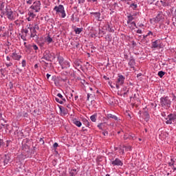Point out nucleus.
<instances>
[{"mask_svg": "<svg viewBox=\"0 0 176 176\" xmlns=\"http://www.w3.org/2000/svg\"><path fill=\"white\" fill-rule=\"evenodd\" d=\"M54 58H56V54H54V53H50V51L45 50L41 58V63H45V64L47 65V63L43 60H46V61H52V60H54Z\"/></svg>", "mask_w": 176, "mask_h": 176, "instance_id": "f257e3e1", "label": "nucleus"}, {"mask_svg": "<svg viewBox=\"0 0 176 176\" xmlns=\"http://www.w3.org/2000/svg\"><path fill=\"white\" fill-rule=\"evenodd\" d=\"M161 107L165 108V109H168L171 107V100L168 96H164L160 98Z\"/></svg>", "mask_w": 176, "mask_h": 176, "instance_id": "f03ea898", "label": "nucleus"}, {"mask_svg": "<svg viewBox=\"0 0 176 176\" xmlns=\"http://www.w3.org/2000/svg\"><path fill=\"white\" fill-rule=\"evenodd\" d=\"M58 61L62 69H65V68H69V67H71L69 62H68V60H64V58H63V56H58Z\"/></svg>", "mask_w": 176, "mask_h": 176, "instance_id": "7ed1b4c3", "label": "nucleus"}, {"mask_svg": "<svg viewBox=\"0 0 176 176\" xmlns=\"http://www.w3.org/2000/svg\"><path fill=\"white\" fill-rule=\"evenodd\" d=\"M54 10H55L56 13H60L62 19H65V16H67V14H65V10H64V6H56L54 8Z\"/></svg>", "mask_w": 176, "mask_h": 176, "instance_id": "20e7f679", "label": "nucleus"}, {"mask_svg": "<svg viewBox=\"0 0 176 176\" xmlns=\"http://www.w3.org/2000/svg\"><path fill=\"white\" fill-rule=\"evenodd\" d=\"M30 9H32L36 13H38L41 10V1H35L33 5L30 6Z\"/></svg>", "mask_w": 176, "mask_h": 176, "instance_id": "39448f33", "label": "nucleus"}, {"mask_svg": "<svg viewBox=\"0 0 176 176\" xmlns=\"http://www.w3.org/2000/svg\"><path fill=\"white\" fill-rule=\"evenodd\" d=\"M125 79H126V78H124V76H123V75L118 76L117 81L116 82V89H119V86H122V85H123V83H124Z\"/></svg>", "mask_w": 176, "mask_h": 176, "instance_id": "423d86ee", "label": "nucleus"}, {"mask_svg": "<svg viewBox=\"0 0 176 176\" xmlns=\"http://www.w3.org/2000/svg\"><path fill=\"white\" fill-rule=\"evenodd\" d=\"M28 30H30V38H38V35L36 34V30L34 29V28L32 26H31V25H29V26L28 27Z\"/></svg>", "mask_w": 176, "mask_h": 176, "instance_id": "0eeeda50", "label": "nucleus"}, {"mask_svg": "<svg viewBox=\"0 0 176 176\" xmlns=\"http://www.w3.org/2000/svg\"><path fill=\"white\" fill-rule=\"evenodd\" d=\"M173 122H176V118L173 116V113H170L168 116V118H166V124H171Z\"/></svg>", "mask_w": 176, "mask_h": 176, "instance_id": "6e6552de", "label": "nucleus"}, {"mask_svg": "<svg viewBox=\"0 0 176 176\" xmlns=\"http://www.w3.org/2000/svg\"><path fill=\"white\" fill-rule=\"evenodd\" d=\"M6 14L9 20H14V16H13V11H12V9L6 8Z\"/></svg>", "mask_w": 176, "mask_h": 176, "instance_id": "1a4fd4ad", "label": "nucleus"}, {"mask_svg": "<svg viewBox=\"0 0 176 176\" xmlns=\"http://www.w3.org/2000/svg\"><path fill=\"white\" fill-rule=\"evenodd\" d=\"M157 47H162V45L160 44V40H156L155 41H153L152 43V49H157Z\"/></svg>", "mask_w": 176, "mask_h": 176, "instance_id": "9d476101", "label": "nucleus"}, {"mask_svg": "<svg viewBox=\"0 0 176 176\" xmlns=\"http://www.w3.org/2000/svg\"><path fill=\"white\" fill-rule=\"evenodd\" d=\"M162 20H163V12H160L154 19V21H155V23H159V21H162Z\"/></svg>", "mask_w": 176, "mask_h": 176, "instance_id": "9b49d317", "label": "nucleus"}, {"mask_svg": "<svg viewBox=\"0 0 176 176\" xmlns=\"http://www.w3.org/2000/svg\"><path fill=\"white\" fill-rule=\"evenodd\" d=\"M112 166H123V162L119 158H116L114 161L111 162Z\"/></svg>", "mask_w": 176, "mask_h": 176, "instance_id": "f8f14e48", "label": "nucleus"}, {"mask_svg": "<svg viewBox=\"0 0 176 176\" xmlns=\"http://www.w3.org/2000/svg\"><path fill=\"white\" fill-rule=\"evenodd\" d=\"M91 14L94 16L96 20L101 21V12H91Z\"/></svg>", "mask_w": 176, "mask_h": 176, "instance_id": "ddd939ff", "label": "nucleus"}, {"mask_svg": "<svg viewBox=\"0 0 176 176\" xmlns=\"http://www.w3.org/2000/svg\"><path fill=\"white\" fill-rule=\"evenodd\" d=\"M162 6L166 7V6H171V1L170 0H163L160 1Z\"/></svg>", "mask_w": 176, "mask_h": 176, "instance_id": "4468645a", "label": "nucleus"}, {"mask_svg": "<svg viewBox=\"0 0 176 176\" xmlns=\"http://www.w3.org/2000/svg\"><path fill=\"white\" fill-rule=\"evenodd\" d=\"M129 89L127 87H124L122 88V90L121 91V94L124 97L126 94H129Z\"/></svg>", "mask_w": 176, "mask_h": 176, "instance_id": "2eb2a0df", "label": "nucleus"}, {"mask_svg": "<svg viewBox=\"0 0 176 176\" xmlns=\"http://www.w3.org/2000/svg\"><path fill=\"white\" fill-rule=\"evenodd\" d=\"M21 58V55H18L16 52H13L12 55V58L13 60H19Z\"/></svg>", "mask_w": 176, "mask_h": 176, "instance_id": "dca6fc26", "label": "nucleus"}, {"mask_svg": "<svg viewBox=\"0 0 176 176\" xmlns=\"http://www.w3.org/2000/svg\"><path fill=\"white\" fill-rule=\"evenodd\" d=\"M129 65L131 68H134V65H135V60L131 58L129 62Z\"/></svg>", "mask_w": 176, "mask_h": 176, "instance_id": "f3484780", "label": "nucleus"}, {"mask_svg": "<svg viewBox=\"0 0 176 176\" xmlns=\"http://www.w3.org/2000/svg\"><path fill=\"white\" fill-rule=\"evenodd\" d=\"M9 162H10V157H9V155H5V157H4V160H3L4 166H5V164H8V163H9Z\"/></svg>", "mask_w": 176, "mask_h": 176, "instance_id": "a211bd4d", "label": "nucleus"}, {"mask_svg": "<svg viewBox=\"0 0 176 176\" xmlns=\"http://www.w3.org/2000/svg\"><path fill=\"white\" fill-rule=\"evenodd\" d=\"M134 27H135V28H137V24H135V22L133 21L129 24V28H130V30H131V31H133V30H135V28Z\"/></svg>", "mask_w": 176, "mask_h": 176, "instance_id": "6ab92c4d", "label": "nucleus"}, {"mask_svg": "<svg viewBox=\"0 0 176 176\" xmlns=\"http://www.w3.org/2000/svg\"><path fill=\"white\" fill-rule=\"evenodd\" d=\"M107 119H114V120H118V117L116 116L112 115L111 113L107 115Z\"/></svg>", "mask_w": 176, "mask_h": 176, "instance_id": "aec40b11", "label": "nucleus"}, {"mask_svg": "<svg viewBox=\"0 0 176 176\" xmlns=\"http://www.w3.org/2000/svg\"><path fill=\"white\" fill-rule=\"evenodd\" d=\"M60 111L61 112V114L63 115L64 116H65V115H67V113H68V110H67L65 108L60 107Z\"/></svg>", "mask_w": 176, "mask_h": 176, "instance_id": "412c9836", "label": "nucleus"}, {"mask_svg": "<svg viewBox=\"0 0 176 176\" xmlns=\"http://www.w3.org/2000/svg\"><path fill=\"white\" fill-rule=\"evenodd\" d=\"M76 174H78V170L76 169H72L69 171L70 176H75Z\"/></svg>", "mask_w": 176, "mask_h": 176, "instance_id": "4be33fe9", "label": "nucleus"}, {"mask_svg": "<svg viewBox=\"0 0 176 176\" xmlns=\"http://www.w3.org/2000/svg\"><path fill=\"white\" fill-rule=\"evenodd\" d=\"M143 116H144V118H145V120L146 121L149 120L150 116H149V113H148V111H144L143 113Z\"/></svg>", "mask_w": 176, "mask_h": 176, "instance_id": "5701e85b", "label": "nucleus"}, {"mask_svg": "<svg viewBox=\"0 0 176 176\" xmlns=\"http://www.w3.org/2000/svg\"><path fill=\"white\" fill-rule=\"evenodd\" d=\"M82 122L84 123V124L85 126H87V127H90V122H89V120L87 119H83Z\"/></svg>", "mask_w": 176, "mask_h": 176, "instance_id": "b1692460", "label": "nucleus"}, {"mask_svg": "<svg viewBox=\"0 0 176 176\" xmlns=\"http://www.w3.org/2000/svg\"><path fill=\"white\" fill-rule=\"evenodd\" d=\"M114 101H115V98L111 97L108 99V103L110 104V105H113L114 104Z\"/></svg>", "mask_w": 176, "mask_h": 176, "instance_id": "393cba45", "label": "nucleus"}, {"mask_svg": "<svg viewBox=\"0 0 176 176\" xmlns=\"http://www.w3.org/2000/svg\"><path fill=\"white\" fill-rule=\"evenodd\" d=\"M28 16H29V17H30L31 19H35V17H36V14H34V12H32V11H30L29 12H28Z\"/></svg>", "mask_w": 176, "mask_h": 176, "instance_id": "a878e982", "label": "nucleus"}, {"mask_svg": "<svg viewBox=\"0 0 176 176\" xmlns=\"http://www.w3.org/2000/svg\"><path fill=\"white\" fill-rule=\"evenodd\" d=\"M74 124H76V126H77V127H80V126H82V122H80V121L74 120Z\"/></svg>", "mask_w": 176, "mask_h": 176, "instance_id": "bb28decb", "label": "nucleus"}, {"mask_svg": "<svg viewBox=\"0 0 176 176\" xmlns=\"http://www.w3.org/2000/svg\"><path fill=\"white\" fill-rule=\"evenodd\" d=\"M107 30L109 31V32H115V30L111 28V25L108 24Z\"/></svg>", "mask_w": 176, "mask_h": 176, "instance_id": "cd10ccee", "label": "nucleus"}, {"mask_svg": "<svg viewBox=\"0 0 176 176\" xmlns=\"http://www.w3.org/2000/svg\"><path fill=\"white\" fill-rule=\"evenodd\" d=\"M32 49V45H28L26 46V52L28 53H31V50Z\"/></svg>", "mask_w": 176, "mask_h": 176, "instance_id": "c85d7f7f", "label": "nucleus"}, {"mask_svg": "<svg viewBox=\"0 0 176 176\" xmlns=\"http://www.w3.org/2000/svg\"><path fill=\"white\" fill-rule=\"evenodd\" d=\"M76 34H80V32H82V31H83V30L82 28H77L74 30Z\"/></svg>", "mask_w": 176, "mask_h": 176, "instance_id": "c756f323", "label": "nucleus"}, {"mask_svg": "<svg viewBox=\"0 0 176 176\" xmlns=\"http://www.w3.org/2000/svg\"><path fill=\"white\" fill-rule=\"evenodd\" d=\"M91 122H96L97 120V115H93L90 117Z\"/></svg>", "mask_w": 176, "mask_h": 176, "instance_id": "7c9ffc66", "label": "nucleus"}, {"mask_svg": "<svg viewBox=\"0 0 176 176\" xmlns=\"http://www.w3.org/2000/svg\"><path fill=\"white\" fill-rule=\"evenodd\" d=\"M46 41L48 43H52L53 42V38L48 35L46 38Z\"/></svg>", "mask_w": 176, "mask_h": 176, "instance_id": "2f4dec72", "label": "nucleus"}, {"mask_svg": "<svg viewBox=\"0 0 176 176\" xmlns=\"http://www.w3.org/2000/svg\"><path fill=\"white\" fill-rule=\"evenodd\" d=\"M165 74H166V72L163 71H160L158 72V76H160V78H163V76H164Z\"/></svg>", "mask_w": 176, "mask_h": 176, "instance_id": "473e14b6", "label": "nucleus"}, {"mask_svg": "<svg viewBox=\"0 0 176 176\" xmlns=\"http://www.w3.org/2000/svg\"><path fill=\"white\" fill-rule=\"evenodd\" d=\"M74 64H75L76 67H78V68H81L82 67V65H80V62H79L78 60H76L74 62Z\"/></svg>", "mask_w": 176, "mask_h": 176, "instance_id": "72a5a7b5", "label": "nucleus"}, {"mask_svg": "<svg viewBox=\"0 0 176 176\" xmlns=\"http://www.w3.org/2000/svg\"><path fill=\"white\" fill-rule=\"evenodd\" d=\"M130 8H131L133 10H135V9H137L138 8V6L137 4L132 3L131 4Z\"/></svg>", "mask_w": 176, "mask_h": 176, "instance_id": "f704fd0d", "label": "nucleus"}, {"mask_svg": "<svg viewBox=\"0 0 176 176\" xmlns=\"http://www.w3.org/2000/svg\"><path fill=\"white\" fill-rule=\"evenodd\" d=\"M22 149H30V146L26 144H22Z\"/></svg>", "mask_w": 176, "mask_h": 176, "instance_id": "c9c22d12", "label": "nucleus"}, {"mask_svg": "<svg viewBox=\"0 0 176 176\" xmlns=\"http://www.w3.org/2000/svg\"><path fill=\"white\" fill-rule=\"evenodd\" d=\"M171 162H169V166H173L174 170H176V167L174 166V160L171 159Z\"/></svg>", "mask_w": 176, "mask_h": 176, "instance_id": "e433bc0d", "label": "nucleus"}, {"mask_svg": "<svg viewBox=\"0 0 176 176\" xmlns=\"http://www.w3.org/2000/svg\"><path fill=\"white\" fill-rule=\"evenodd\" d=\"M55 101H56V102H59V104H64V102L60 100L58 98H55Z\"/></svg>", "mask_w": 176, "mask_h": 176, "instance_id": "4c0bfd02", "label": "nucleus"}, {"mask_svg": "<svg viewBox=\"0 0 176 176\" xmlns=\"http://www.w3.org/2000/svg\"><path fill=\"white\" fill-rule=\"evenodd\" d=\"M156 1L157 0H147L148 3H149V5H152L153 3H155V2H156Z\"/></svg>", "mask_w": 176, "mask_h": 176, "instance_id": "58836bf2", "label": "nucleus"}, {"mask_svg": "<svg viewBox=\"0 0 176 176\" xmlns=\"http://www.w3.org/2000/svg\"><path fill=\"white\" fill-rule=\"evenodd\" d=\"M32 49H34V50H38V45H35V44L32 45Z\"/></svg>", "mask_w": 176, "mask_h": 176, "instance_id": "ea45409f", "label": "nucleus"}, {"mask_svg": "<svg viewBox=\"0 0 176 176\" xmlns=\"http://www.w3.org/2000/svg\"><path fill=\"white\" fill-rule=\"evenodd\" d=\"M129 140H134V138H135V135H134V134L129 135Z\"/></svg>", "mask_w": 176, "mask_h": 176, "instance_id": "a19ab883", "label": "nucleus"}, {"mask_svg": "<svg viewBox=\"0 0 176 176\" xmlns=\"http://www.w3.org/2000/svg\"><path fill=\"white\" fill-rule=\"evenodd\" d=\"M27 65V62L25 61V60H22V67H25Z\"/></svg>", "mask_w": 176, "mask_h": 176, "instance_id": "79ce46f5", "label": "nucleus"}, {"mask_svg": "<svg viewBox=\"0 0 176 176\" xmlns=\"http://www.w3.org/2000/svg\"><path fill=\"white\" fill-rule=\"evenodd\" d=\"M32 28H33L34 30H39V25H38V24H35L34 26H32Z\"/></svg>", "mask_w": 176, "mask_h": 176, "instance_id": "37998d69", "label": "nucleus"}, {"mask_svg": "<svg viewBox=\"0 0 176 176\" xmlns=\"http://www.w3.org/2000/svg\"><path fill=\"white\" fill-rule=\"evenodd\" d=\"M127 17L131 21L134 19V16H133V15H129Z\"/></svg>", "mask_w": 176, "mask_h": 176, "instance_id": "c03bdc74", "label": "nucleus"}, {"mask_svg": "<svg viewBox=\"0 0 176 176\" xmlns=\"http://www.w3.org/2000/svg\"><path fill=\"white\" fill-rule=\"evenodd\" d=\"M102 124H104L103 123H100L98 125V129H100V130H102Z\"/></svg>", "mask_w": 176, "mask_h": 176, "instance_id": "a18cd8bd", "label": "nucleus"}, {"mask_svg": "<svg viewBox=\"0 0 176 176\" xmlns=\"http://www.w3.org/2000/svg\"><path fill=\"white\" fill-rule=\"evenodd\" d=\"M5 8L3 3H0V10H2Z\"/></svg>", "mask_w": 176, "mask_h": 176, "instance_id": "49530a36", "label": "nucleus"}, {"mask_svg": "<svg viewBox=\"0 0 176 176\" xmlns=\"http://www.w3.org/2000/svg\"><path fill=\"white\" fill-rule=\"evenodd\" d=\"M3 145V140L0 139V148Z\"/></svg>", "mask_w": 176, "mask_h": 176, "instance_id": "de8ad7c7", "label": "nucleus"}, {"mask_svg": "<svg viewBox=\"0 0 176 176\" xmlns=\"http://www.w3.org/2000/svg\"><path fill=\"white\" fill-rule=\"evenodd\" d=\"M12 65H13V63H9L6 64V67H12Z\"/></svg>", "mask_w": 176, "mask_h": 176, "instance_id": "09e8293b", "label": "nucleus"}, {"mask_svg": "<svg viewBox=\"0 0 176 176\" xmlns=\"http://www.w3.org/2000/svg\"><path fill=\"white\" fill-rule=\"evenodd\" d=\"M57 97H58L61 100L63 98V95L61 94H58Z\"/></svg>", "mask_w": 176, "mask_h": 176, "instance_id": "8fccbe9b", "label": "nucleus"}, {"mask_svg": "<svg viewBox=\"0 0 176 176\" xmlns=\"http://www.w3.org/2000/svg\"><path fill=\"white\" fill-rule=\"evenodd\" d=\"M57 146H58V144L57 142H55L53 145L54 148H57Z\"/></svg>", "mask_w": 176, "mask_h": 176, "instance_id": "3c124183", "label": "nucleus"}, {"mask_svg": "<svg viewBox=\"0 0 176 176\" xmlns=\"http://www.w3.org/2000/svg\"><path fill=\"white\" fill-rule=\"evenodd\" d=\"M149 35H153V33H152L151 31L148 32V34H146V36H149Z\"/></svg>", "mask_w": 176, "mask_h": 176, "instance_id": "603ef678", "label": "nucleus"}, {"mask_svg": "<svg viewBox=\"0 0 176 176\" xmlns=\"http://www.w3.org/2000/svg\"><path fill=\"white\" fill-rule=\"evenodd\" d=\"M21 39H23V41H27L25 36H21Z\"/></svg>", "mask_w": 176, "mask_h": 176, "instance_id": "864d4df0", "label": "nucleus"}, {"mask_svg": "<svg viewBox=\"0 0 176 176\" xmlns=\"http://www.w3.org/2000/svg\"><path fill=\"white\" fill-rule=\"evenodd\" d=\"M102 134L106 136V135H108V131H103L102 132Z\"/></svg>", "mask_w": 176, "mask_h": 176, "instance_id": "5fc2aeb1", "label": "nucleus"}, {"mask_svg": "<svg viewBox=\"0 0 176 176\" xmlns=\"http://www.w3.org/2000/svg\"><path fill=\"white\" fill-rule=\"evenodd\" d=\"M78 3H85V0H78Z\"/></svg>", "mask_w": 176, "mask_h": 176, "instance_id": "6e6d98bb", "label": "nucleus"}, {"mask_svg": "<svg viewBox=\"0 0 176 176\" xmlns=\"http://www.w3.org/2000/svg\"><path fill=\"white\" fill-rule=\"evenodd\" d=\"M137 34H142V30H137Z\"/></svg>", "mask_w": 176, "mask_h": 176, "instance_id": "4d7b16f0", "label": "nucleus"}, {"mask_svg": "<svg viewBox=\"0 0 176 176\" xmlns=\"http://www.w3.org/2000/svg\"><path fill=\"white\" fill-rule=\"evenodd\" d=\"M27 3H28L29 5H31V3H32V0H28L27 1Z\"/></svg>", "mask_w": 176, "mask_h": 176, "instance_id": "13d9d810", "label": "nucleus"}, {"mask_svg": "<svg viewBox=\"0 0 176 176\" xmlns=\"http://www.w3.org/2000/svg\"><path fill=\"white\" fill-rule=\"evenodd\" d=\"M90 96H91V94H87V101H89V100L90 98Z\"/></svg>", "mask_w": 176, "mask_h": 176, "instance_id": "bf43d9fd", "label": "nucleus"}, {"mask_svg": "<svg viewBox=\"0 0 176 176\" xmlns=\"http://www.w3.org/2000/svg\"><path fill=\"white\" fill-rule=\"evenodd\" d=\"M120 153H122V155H123V153H124V150L120 149Z\"/></svg>", "mask_w": 176, "mask_h": 176, "instance_id": "052dcab7", "label": "nucleus"}, {"mask_svg": "<svg viewBox=\"0 0 176 176\" xmlns=\"http://www.w3.org/2000/svg\"><path fill=\"white\" fill-rule=\"evenodd\" d=\"M87 1L88 2H93V3L97 2V0H87Z\"/></svg>", "mask_w": 176, "mask_h": 176, "instance_id": "680f3d73", "label": "nucleus"}, {"mask_svg": "<svg viewBox=\"0 0 176 176\" xmlns=\"http://www.w3.org/2000/svg\"><path fill=\"white\" fill-rule=\"evenodd\" d=\"M173 117L175 118V119H176V113H172Z\"/></svg>", "mask_w": 176, "mask_h": 176, "instance_id": "e2e57ef3", "label": "nucleus"}, {"mask_svg": "<svg viewBox=\"0 0 176 176\" xmlns=\"http://www.w3.org/2000/svg\"><path fill=\"white\" fill-rule=\"evenodd\" d=\"M6 60H7V61H10V57L7 56V57H6Z\"/></svg>", "mask_w": 176, "mask_h": 176, "instance_id": "0e129e2a", "label": "nucleus"}, {"mask_svg": "<svg viewBox=\"0 0 176 176\" xmlns=\"http://www.w3.org/2000/svg\"><path fill=\"white\" fill-rule=\"evenodd\" d=\"M131 23V21L128 19V20H127V24H130Z\"/></svg>", "mask_w": 176, "mask_h": 176, "instance_id": "69168bd1", "label": "nucleus"}, {"mask_svg": "<svg viewBox=\"0 0 176 176\" xmlns=\"http://www.w3.org/2000/svg\"><path fill=\"white\" fill-rule=\"evenodd\" d=\"M50 76H51V75L49 74H47V79H49V78H50Z\"/></svg>", "mask_w": 176, "mask_h": 176, "instance_id": "338daca9", "label": "nucleus"}, {"mask_svg": "<svg viewBox=\"0 0 176 176\" xmlns=\"http://www.w3.org/2000/svg\"><path fill=\"white\" fill-rule=\"evenodd\" d=\"M24 32H25V34H27V33L28 32V30L25 29V30H24Z\"/></svg>", "mask_w": 176, "mask_h": 176, "instance_id": "774afa93", "label": "nucleus"}]
</instances>
